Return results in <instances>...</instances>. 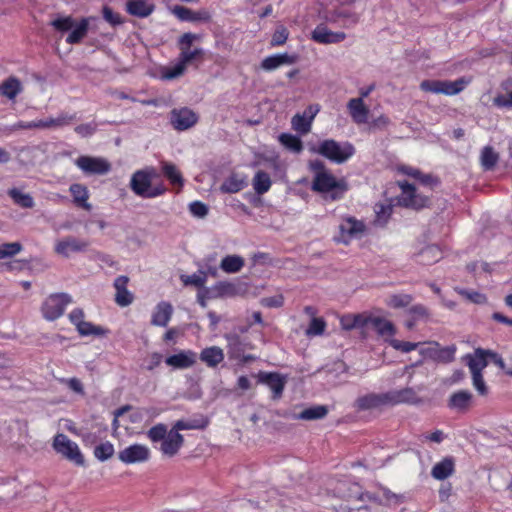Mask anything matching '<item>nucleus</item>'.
I'll list each match as a JSON object with an SVG mask.
<instances>
[{
	"label": "nucleus",
	"instance_id": "nucleus-57",
	"mask_svg": "<svg viewBox=\"0 0 512 512\" xmlns=\"http://www.w3.org/2000/svg\"><path fill=\"white\" fill-rule=\"evenodd\" d=\"M389 344L395 350H398V351H401V352H404V353H408V352H411V351L415 350L418 347V345H419V343H413V342H408V341H400L398 339H390L389 340Z\"/></svg>",
	"mask_w": 512,
	"mask_h": 512
},
{
	"label": "nucleus",
	"instance_id": "nucleus-14",
	"mask_svg": "<svg viewBox=\"0 0 512 512\" xmlns=\"http://www.w3.org/2000/svg\"><path fill=\"white\" fill-rule=\"evenodd\" d=\"M311 39L319 44H336L344 41L346 39V34L342 31H331L324 24H319L312 31Z\"/></svg>",
	"mask_w": 512,
	"mask_h": 512
},
{
	"label": "nucleus",
	"instance_id": "nucleus-43",
	"mask_svg": "<svg viewBox=\"0 0 512 512\" xmlns=\"http://www.w3.org/2000/svg\"><path fill=\"white\" fill-rule=\"evenodd\" d=\"M328 413V409L324 405H317L304 409L298 418L302 420H316L324 418Z\"/></svg>",
	"mask_w": 512,
	"mask_h": 512
},
{
	"label": "nucleus",
	"instance_id": "nucleus-64",
	"mask_svg": "<svg viewBox=\"0 0 512 512\" xmlns=\"http://www.w3.org/2000/svg\"><path fill=\"white\" fill-rule=\"evenodd\" d=\"M197 35L187 32L184 33L178 41L180 52L183 50L191 49L193 42L197 39Z\"/></svg>",
	"mask_w": 512,
	"mask_h": 512
},
{
	"label": "nucleus",
	"instance_id": "nucleus-8",
	"mask_svg": "<svg viewBox=\"0 0 512 512\" xmlns=\"http://www.w3.org/2000/svg\"><path fill=\"white\" fill-rule=\"evenodd\" d=\"M465 360L470 372L482 373L490 361L501 366L503 365V359L498 353L482 348H476L473 354H467Z\"/></svg>",
	"mask_w": 512,
	"mask_h": 512
},
{
	"label": "nucleus",
	"instance_id": "nucleus-42",
	"mask_svg": "<svg viewBox=\"0 0 512 512\" xmlns=\"http://www.w3.org/2000/svg\"><path fill=\"white\" fill-rule=\"evenodd\" d=\"M499 160V155L493 147L485 146L481 152V165L484 170H492Z\"/></svg>",
	"mask_w": 512,
	"mask_h": 512
},
{
	"label": "nucleus",
	"instance_id": "nucleus-47",
	"mask_svg": "<svg viewBox=\"0 0 512 512\" xmlns=\"http://www.w3.org/2000/svg\"><path fill=\"white\" fill-rule=\"evenodd\" d=\"M115 452L114 446L111 442L106 441L100 443L94 448V456L99 461H106L113 456Z\"/></svg>",
	"mask_w": 512,
	"mask_h": 512
},
{
	"label": "nucleus",
	"instance_id": "nucleus-21",
	"mask_svg": "<svg viewBox=\"0 0 512 512\" xmlns=\"http://www.w3.org/2000/svg\"><path fill=\"white\" fill-rule=\"evenodd\" d=\"M473 395L468 390H460L451 394L448 399V407L460 413L467 412L472 405Z\"/></svg>",
	"mask_w": 512,
	"mask_h": 512
},
{
	"label": "nucleus",
	"instance_id": "nucleus-49",
	"mask_svg": "<svg viewBox=\"0 0 512 512\" xmlns=\"http://www.w3.org/2000/svg\"><path fill=\"white\" fill-rule=\"evenodd\" d=\"M203 55L204 51L201 48L187 49L180 52L178 60L187 67L194 60L203 58Z\"/></svg>",
	"mask_w": 512,
	"mask_h": 512
},
{
	"label": "nucleus",
	"instance_id": "nucleus-10",
	"mask_svg": "<svg viewBox=\"0 0 512 512\" xmlns=\"http://www.w3.org/2000/svg\"><path fill=\"white\" fill-rule=\"evenodd\" d=\"M74 164L87 176L106 175L111 171V163L103 157L81 155Z\"/></svg>",
	"mask_w": 512,
	"mask_h": 512
},
{
	"label": "nucleus",
	"instance_id": "nucleus-35",
	"mask_svg": "<svg viewBox=\"0 0 512 512\" xmlns=\"http://www.w3.org/2000/svg\"><path fill=\"white\" fill-rule=\"evenodd\" d=\"M368 317L362 314L343 315L340 318V325L342 329L350 331L354 328H363L368 325Z\"/></svg>",
	"mask_w": 512,
	"mask_h": 512
},
{
	"label": "nucleus",
	"instance_id": "nucleus-6",
	"mask_svg": "<svg viewBox=\"0 0 512 512\" xmlns=\"http://www.w3.org/2000/svg\"><path fill=\"white\" fill-rule=\"evenodd\" d=\"M52 446L57 453L74 464L78 466L84 465L85 459L77 443L69 439L67 435L63 433L56 434L53 438Z\"/></svg>",
	"mask_w": 512,
	"mask_h": 512
},
{
	"label": "nucleus",
	"instance_id": "nucleus-32",
	"mask_svg": "<svg viewBox=\"0 0 512 512\" xmlns=\"http://www.w3.org/2000/svg\"><path fill=\"white\" fill-rule=\"evenodd\" d=\"M501 88L505 91V94H498L493 103L499 108H512V77L508 78L501 84Z\"/></svg>",
	"mask_w": 512,
	"mask_h": 512
},
{
	"label": "nucleus",
	"instance_id": "nucleus-31",
	"mask_svg": "<svg viewBox=\"0 0 512 512\" xmlns=\"http://www.w3.org/2000/svg\"><path fill=\"white\" fill-rule=\"evenodd\" d=\"M89 30V18H81L78 23H74L70 34L66 37V43L78 44L87 35Z\"/></svg>",
	"mask_w": 512,
	"mask_h": 512
},
{
	"label": "nucleus",
	"instance_id": "nucleus-29",
	"mask_svg": "<svg viewBox=\"0 0 512 512\" xmlns=\"http://www.w3.org/2000/svg\"><path fill=\"white\" fill-rule=\"evenodd\" d=\"M76 119L75 114L60 113L56 118L39 119L38 129H52L67 126Z\"/></svg>",
	"mask_w": 512,
	"mask_h": 512
},
{
	"label": "nucleus",
	"instance_id": "nucleus-39",
	"mask_svg": "<svg viewBox=\"0 0 512 512\" xmlns=\"http://www.w3.org/2000/svg\"><path fill=\"white\" fill-rule=\"evenodd\" d=\"M247 186L246 178L237 174L229 176L221 186V190L226 193H237Z\"/></svg>",
	"mask_w": 512,
	"mask_h": 512
},
{
	"label": "nucleus",
	"instance_id": "nucleus-41",
	"mask_svg": "<svg viewBox=\"0 0 512 512\" xmlns=\"http://www.w3.org/2000/svg\"><path fill=\"white\" fill-rule=\"evenodd\" d=\"M279 142L288 150L300 153L303 150V143L301 139L290 133H281L278 137Z\"/></svg>",
	"mask_w": 512,
	"mask_h": 512
},
{
	"label": "nucleus",
	"instance_id": "nucleus-40",
	"mask_svg": "<svg viewBox=\"0 0 512 512\" xmlns=\"http://www.w3.org/2000/svg\"><path fill=\"white\" fill-rule=\"evenodd\" d=\"M8 195L13 202L21 208H33L35 205L34 199L30 194L23 193L17 188L9 189Z\"/></svg>",
	"mask_w": 512,
	"mask_h": 512
},
{
	"label": "nucleus",
	"instance_id": "nucleus-24",
	"mask_svg": "<svg viewBox=\"0 0 512 512\" xmlns=\"http://www.w3.org/2000/svg\"><path fill=\"white\" fill-rule=\"evenodd\" d=\"M173 307L169 302L161 301L152 313L151 324L158 327H166L171 320Z\"/></svg>",
	"mask_w": 512,
	"mask_h": 512
},
{
	"label": "nucleus",
	"instance_id": "nucleus-22",
	"mask_svg": "<svg viewBox=\"0 0 512 512\" xmlns=\"http://www.w3.org/2000/svg\"><path fill=\"white\" fill-rule=\"evenodd\" d=\"M73 203L76 207L91 211L92 205L89 203L90 193L86 185L81 183H73L69 187Z\"/></svg>",
	"mask_w": 512,
	"mask_h": 512
},
{
	"label": "nucleus",
	"instance_id": "nucleus-56",
	"mask_svg": "<svg viewBox=\"0 0 512 512\" xmlns=\"http://www.w3.org/2000/svg\"><path fill=\"white\" fill-rule=\"evenodd\" d=\"M102 15L105 21L112 26H117L123 23V19L119 13L114 12L109 6H104Z\"/></svg>",
	"mask_w": 512,
	"mask_h": 512
},
{
	"label": "nucleus",
	"instance_id": "nucleus-59",
	"mask_svg": "<svg viewBox=\"0 0 512 512\" xmlns=\"http://www.w3.org/2000/svg\"><path fill=\"white\" fill-rule=\"evenodd\" d=\"M471 375L474 388L478 391L480 395H487L488 388L485 384L483 374L480 372H471Z\"/></svg>",
	"mask_w": 512,
	"mask_h": 512
},
{
	"label": "nucleus",
	"instance_id": "nucleus-38",
	"mask_svg": "<svg viewBox=\"0 0 512 512\" xmlns=\"http://www.w3.org/2000/svg\"><path fill=\"white\" fill-rule=\"evenodd\" d=\"M252 185L258 195H263L270 190L272 181L267 172L259 170L253 177Z\"/></svg>",
	"mask_w": 512,
	"mask_h": 512
},
{
	"label": "nucleus",
	"instance_id": "nucleus-46",
	"mask_svg": "<svg viewBox=\"0 0 512 512\" xmlns=\"http://www.w3.org/2000/svg\"><path fill=\"white\" fill-rule=\"evenodd\" d=\"M291 125L295 131L301 135H305L311 131L312 123L309 122V119H306L305 116L297 113L292 117Z\"/></svg>",
	"mask_w": 512,
	"mask_h": 512
},
{
	"label": "nucleus",
	"instance_id": "nucleus-7",
	"mask_svg": "<svg viewBox=\"0 0 512 512\" xmlns=\"http://www.w3.org/2000/svg\"><path fill=\"white\" fill-rule=\"evenodd\" d=\"M71 302L70 295L66 293L51 294L42 303V315L46 320L54 321L64 314L66 306Z\"/></svg>",
	"mask_w": 512,
	"mask_h": 512
},
{
	"label": "nucleus",
	"instance_id": "nucleus-4",
	"mask_svg": "<svg viewBox=\"0 0 512 512\" xmlns=\"http://www.w3.org/2000/svg\"><path fill=\"white\" fill-rule=\"evenodd\" d=\"M311 190L321 194L325 200H341L348 191L345 179H337L330 171L321 172L313 177Z\"/></svg>",
	"mask_w": 512,
	"mask_h": 512
},
{
	"label": "nucleus",
	"instance_id": "nucleus-16",
	"mask_svg": "<svg viewBox=\"0 0 512 512\" xmlns=\"http://www.w3.org/2000/svg\"><path fill=\"white\" fill-rule=\"evenodd\" d=\"M129 278L125 275H120L114 280L113 286L115 289V303L120 307H127L134 301V295L127 289Z\"/></svg>",
	"mask_w": 512,
	"mask_h": 512
},
{
	"label": "nucleus",
	"instance_id": "nucleus-1",
	"mask_svg": "<svg viewBox=\"0 0 512 512\" xmlns=\"http://www.w3.org/2000/svg\"><path fill=\"white\" fill-rule=\"evenodd\" d=\"M206 422L198 420H177L170 430L164 423L152 426L147 432V438L158 449L162 456L172 458L176 456L184 445V436L180 434L183 430L204 429Z\"/></svg>",
	"mask_w": 512,
	"mask_h": 512
},
{
	"label": "nucleus",
	"instance_id": "nucleus-37",
	"mask_svg": "<svg viewBox=\"0 0 512 512\" xmlns=\"http://www.w3.org/2000/svg\"><path fill=\"white\" fill-rule=\"evenodd\" d=\"M443 85L440 94L453 96L462 92L465 87L469 84L470 80L465 77H461L455 81L442 80Z\"/></svg>",
	"mask_w": 512,
	"mask_h": 512
},
{
	"label": "nucleus",
	"instance_id": "nucleus-50",
	"mask_svg": "<svg viewBox=\"0 0 512 512\" xmlns=\"http://www.w3.org/2000/svg\"><path fill=\"white\" fill-rule=\"evenodd\" d=\"M413 298L409 294H393L387 300V305L392 308H404L410 305Z\"/></svg>",
	"mask_w": 512,
	"mask_h": 512
},
{
	"label": "nucleus",
	"instance_id": "nucleus-25",
	"mask_svg": "<svg viewBox=\"0 0 512 512\" xmlns=\"http://www.w3.org/2000/svg\"><path fill=\"white\" fill-rule=\"evenodd\" d=\"M155 10V5L147 0H127L126 11L128 14L146 18L151 15Z\"/></svg>",
	"mask_w": 512,
	"mask_h": 512
},
{
	"label": "nucleus",
	"instance_id": "nucleus-33",
	"mask_svg": "<svg viewBox=\"0 0 512 512\" xmlns=\"http://www.w3.org/2000/svg\"><path fill=\"white\" fill-rule=\"evenodd\" d=\"M368 319V324H371L380 336H393L396 333L391 321L382 317H368Z\"/></svg>",
	"mask_w": 512,
	"mask_h": 512
},
{
	"label": "nucleus",
	"instance_id": "nucleus-36",
	"mask_svg": "<svg viewBox=\"0 0 512 512\" xmlns=\"http://www.w3.org/2000/svg\"><path fill=\"white\" fill-rule=\"evenodd\" d=\"M442 258V251L437 245H428L419 253L418 262L423 265H431Z\"/></svg>",
	"mask_w": 512,
	"mask_h": 512
},
{
	"label": "nucleus",
	"instance_id": "nucleus-19",
	"mask_svg": "<svg viewBox=\"0 0 512 512\" xmlns=\"http://www.w3.org/2000/svg\"><path fill=\"white\" fill-rule=\"evenodd\" d=\"M23 90V84L16 76H9L0 83V96L11 102H15Z\"/></svg>",
	"mask_w": 512,
	"mask_h": 512
},
{
	"label": "nucleus",
	"instance_id": "nucleus-5",
	"mask_svg": "<svg viewBox=\"0 0 512 512\" xmlns=\"http://www.w3.org/2000/svg\"><path fill=\"white\" fill-rule=\"evenodd\" d=\"M313 152L332 163L342 164L355 154V147L348 141L339 143L334 139H325L318 143Z\"/></svg>",
	"mask_w": 512,
	"mask_h": 512
},
{
	"label": "nucleus",
	"instance_id": "nucleus-30",
	"mask_svg": "<svg viewBox=\"0 0 512 512\" xmlns=\"http://www.w3.org/2000/svg\"><path fill=\"white\" fill-rule=\"evenodd\" d=\"M455 471V462L452 457H446L440 462L436 463L432 470L431 475L436 480H445L451 476Z\"/></svg>",
	"mask_w": 512,
	"mask_h": 512
},
{
	"label": "nucleus",
	"instance_id": "nucleus-27",
	"mask_svg": "<svg viewBox=\"0 0 512 512\" xmlns=\"http://www.w3.org/2000/svg\"><path fill=\"white\" fill-rule=\"evenodd\" d=\"M224 352L218 346L204 348L199 355V359L210 368L217 367L224 360Z\"/></svg>",
	"mask_w": 512,
	"mask_h": 512
},
{
	"label": "nucleus",
	"instance_id": "nucleus-9",
	"mask_svg": "<svg viewBox=\"0 0 512 512\" xmlns=\"http://www.w3.org/2000/svg\"><path fill=\"white\" fill-rule=\"evenodd\" d=\"M366 232V225L363 221L353 216L343 217L339 225L338 242L348 245L353 239L361 238Z\"/></svg>",
	"mask_w": 512,
	"mask_h": 512
},
{
	"label": "nucleus",
	"instance_id": "nucleus-18",
	"mask_svg": "<svg viewBox=\"0 0 512 512\" xmlns=\"http://www.w3.org/2000/svg\"><path fill=\"white\" fill-rule=\"evenodd\" d=\"M258 381L267 385L273 392V398H280L285 388V378L277 372H260Z\"/></svg>",
	"mask_w": 512,
	"mask_h": 512
},
{
	"label": "nucleus",
	"instance_id": "nucleus-34",
	"mask_svg": "<svg viewBox=\"0 0 512 512\" xmlns=\"http://www.w3.org/2000/svg\"><path fill=\"white\" fill-rule=\"evenodd\" d=\"M245 260L239 255H227L220 262V268L225 273H237L242 270Z\"/></svg>",
	"mask_w": 512,
	"mask_h": 512
},
{
	"label": "nucleus",
	"instance_id": "nucleus-52",
	"mask_svg": "<svg viewBox=\"0 0 512 512\" xmlns=\"http://www.w3.org/2000/svg\"><path fill=\"white\" fill-rule=\"evenodd\" d=\"M181 280L186 286L192 285L202 288L206 283V273L204 271H199V274L194 273L192 275H183L181 276Z\"/></svg>",
	"mask_w": 512,
	"mask_h": 512
},
{
	"label": "nucleus",
	"instance_id": "nucleus-45",
	"mask_svg": "<svg viewBox=\"0 0 512 512\" xmlns=\"http://www.w3.org/2000/svg\"><path fill=\"white\" fill-rule=\"evenodd\" d=\"M455 291L462 297H464L466 300L474 303V304H485L487 302L486 295L474 291V290H468L465 288L455 287Z\"/></svg>",
	"mask_w": 512,
	"mask_h": 512
},
{
	"label": "nucleus",
	"instance_id": "nucleus-28",
	"mask_svg": "<svg viewBox=\"0 0 512 512\" xmlns=\"http://www.w3.org/2000/svg\"><path fill=\"white\" fill-rule=\"evenodd\" d=\"M161 171L172 186L178 187V191L183 188V175L174 163L162 161Z\"/></svg>",
	"mask_w": 512,
	"mask_h": 512
},
{
	"label": "nucleus",
	"instance_id": "nucleus-62",
	"mask_svg": "<svg viewBox=\"0 0 512 512\" xmlns=\"http://www.w3.org/2000/svg\"><path fill=\"white\" fill-rule=\"evenodd\" d=\"M189 210L192 213V215L199 218H204L208 214L207 205L201 201L191 202L189 205Z\"/></svg>",
	"mask_w": 512,
	"mask_h": 512
},
{
	"label": "nucleus",
	"instance_id": "nucleus-26",
	"mask_svg": "<svg viewBox=\"0 0 512 512\" xmlns=\"http://www.w3.org/2000/svg\"><path fill=\"white\" fill-rule=\"evenodd\" d=\"M297 58L296 55L288 53L271 55L262 60L261 68L265 71H272L284 64H294Z\"/></svg>",
	"mask_w": 512,
	"mask_h": 512
},
{
	"label": "nucleus",
	"instance_id": "nucleus-23",
	"mask_svg": "<svg viewBox=\"0 0 512 512\" xmlns=\"http://www.w3.org/2000/svg\"><path fill=\"white\" fill-rule=\"evenodd\" d=\"M347 108L354 123L364 124L368 121L370 111L362 98L350 99Z\"/></svg>",
	"mask_w": 512,
	"mask_h": 512
},
{
	"label": "nucleus",
	"instance_id": "nucleus-12",
	"mask_svg": "<svg viewBox=\"0 0 512 512\" xmlns=\"http://www.w3.org/2000/svg\"><path fill=\"white\" fill-rule=\"evenodd\" d=\"M198 120L197 113L188 107L174 108L170 112V123L177 131L190 129Z\"/></svg>",
	"mask_w": 512,
	"mask_h": 512
},
{
	"label": "nucleus",
	"instance_id": "nucleus-63",
	"mask_svg": "<svg viewBox=\"0 0 512 512\" xmlns=\"http://www.w3.org/2000/svg\"><path fill=\"white\" fill-rule=\"evenodd\" d=\"M408 314L415 320L427 318L429 316L428 309L422 304H416L408 309Z\"/></svg>",
	"mask_w": 512,
	"mask_h": 512
},
{
	"label": "nucleus",
	"instance_id": "nucleus-61",
	"mask_svg": "<svg viewBox=\"0 0 512 512\" xmlns=\"http://www.w3.org/2000/svg\"><path fill=\"white\" fill-rule=\"evenodd\" d=\"M288 36H289V32H288L287 28H285V27L278 28L272 36L271 46L275 47V46L284 45L288 39Z\"/></svg>",
	"mask_w": 512,
	"mask_h": 512
},
{
	"label": "nucleus",
	"instance_id": "nucleus-54",
	"mask_svg": "<svg viewBox=\"0 0 512 512\" xmlns=\"http://www.w3.org/2000/svg\"><path fill=\"white\" fill-rule=\"evenodd\" d=\"M456 348L455 346H447L438 349L435 352L434 358L444 363H449L454 360Z\"/></svg>",
	"mask_w": 512,
	"mask_h": 512
},
{
	"label": "nucleus",
	"instance_id": "nucleus-58",
	"mask_svg": "<svg viewBox=\"0 0 512 512\" xmlns=\"http://www.w3.org/2000/svg\"><path fill=\"white\" fill-rule=\"evenodd\" d=\"M171 12L180 21H183V22L191 21L192 9H190L188 7H185L182 5H175L172 8Z\"/></svg>",
	"mask_w": 512,
	"mask_h": 512
},
{
	"label": "nucleus",
	"instance_id": "nucleus-13",
	"mask_svg": "<svg viewBox=\"0 0 512 512\" xmlns=\"http://www.w3.org/2000/svg\"><path fill=\"white\" fill-rule=\"evenodd\" d=\"M151 451L144 444H132L119 451L118 459L125 464L143 463L150 459Z\"/></svg>",
	"mask_w": 512,
	"mask_h": 512
},
{
	"label": "nucleus",
	"instance_id": "nucleus-15",
	"mask_svg": "<svg viewBox=\"0 0 512 512\" xmlns=\"http://www.w3.org/2000/svg\"><path fill=\"white\" fill-rule=\"evenodd\" d=\"M197 362V353L193 350H181L165 359L166 365L174 369H188Z\"/></svg>",
	"mask_w": 512,
	"mask_h": 512
},
{
	"label": "nucleus",
	"instance_id": "nucleus-60",
	"mask_svg": "<svg viewBox=\"0 0 512 512\" xmlns=\"http://www.w3.org/2000/svg\"><path fill=\"white\" fill-rule=\"evenodd\" d=\"M443 82L442 80H423L420 83V89L424 92L440 94Z\"/></svg>",
	"mask_w": 512,
	"mask_h": 512
},
{
	"label": "nucleus",
	"instance_id": "nucleus-3",
	"mask_svg": "<svg viewBox=\"0 0 512 512\" xmlns=\"http://www.w3.org/2000/svg\"><path fill=\"white\" fill-rule=\"evenodd\" d=\"M158 177L155 167L147 166L136 170L130 179V189L132 192L143 199H153L164 195L168 188L163 182L153 185V180Z\"/></svg>",
	"mask_w": 512,
	"mask_h": 512
},
{
	"label": "nucleus",
	"instance_id": "nucleus-2",
	"mask_svg": "<svg viewBox=\"0 0 512 512\" xmlns=\"http://www.w3.org/2000/svg\"><path fill=\"white\" fill-rule=\"evenodd\" d=\"M417 402V395L412 388L391 390L384 393H368L359 396L353 407L357 411L379 409L385 406H395L402 403L413 404Z\"/></svg>",
	"mask_w": 512,
	"mask_h": 512
},
{
	"label": "nucleus",
	"instance_id": "nucleus-17",
	"mask_svg": "<svg viewBox=\"0 0 512 512\" xmlns=\"http://www.w3.org/2000/svg\"><path fill=\"white\" fill-rule=\"evenodd\" d=\"M88 246V241L68 236L56 243L55 252L61 256L69 257L70 253L85 251Z\"/></svg>",
	"mask_w": 512,
	"mask_h": 512
},
{
	"label": "nucleus",
	"instance_id": "nucleus-53",
	"mask_svg": "<svg viewBox=\"0 0 512 512\" xmlns=\"http://www.w3.org/2000/svg\"><path fill=\"white\" fill-rule=\"evenodd\" d=\"M185 70L186 67L178 60L173 66L166 67L162 72V76L164 79L172 80L181 76Z\"/></svg>",
	"mask_w": 512,
	"mask_h": 512
},
{
	"label": "nucleus",
	"instance_id": "nucleus-20",
	"mask_svg": "<svg viewBox=\"0 0 512 512\" xmlns=\"http://www.w3.org/2000/svg\"><path fill=\"white\" fill-rule=\"evenodd\" d=\"M225 339L227 341V353L230 359L242 360L246 362L252 358L251 356H244L245 344L238 334H226Z\"/></svg>",
	"mask_w": 512,
	"mask_h": 512
},
{
	"label": "nucleus",
	"instance_id": "nucleus-11",
	"mask_svg": "<svg viewBox=\"0 0 512 512\" xmlns=\"http://www.w3.org/2000/svg\"><path fill=\"white\" fill-rule=\"evenodd\" d=\"M398 185L401 189V195L398 199L400 205L416 210L428 206L430 202L429 197L418 194L413 184L407 181H399Z\"/></svg>",
	"mask_w": 512,
	"mask_h": 512
},
{
	"label": "nucleus",
	"instance_id": "nucleus-55",
	"mask_svg": "<svg viewBox=\"0 0 512 512\" xmlns=\"http://www.w3.org/2000/svg\"><path fill=\"white\" fill-rule=\"evenodd\" d=\"M22 250V245L19 242L4 243L0 245V259L12 257Z\"/></svg>",
	"mask_w": 512,
	"mask_h": 512
},
{
	"label": "nucleus",
	"instance_id": "nucleus-48",
	"mask_svg": "<svg viewBox=\"0 0 512 512\" xmlns=\"http://www.w3.org/2000/svg\"><path fill=\"white\" fill-rule=\"evenodd\" d=\"M74 23L72 16H58L50 22V25L56 31L64 33L70 31L74 27Z\"/></svg>",
	"mask_w": 512,
	"mask_h": 512
},
{
	"label": "nucleus",
	"instance_id": "nucleus-51",
	"mask_svg": "<svg viewBox=\"0 0 512 512\" xmlns=\"http://www.w3.org/2000/svg\"><path fill=\"white\" fill-rule=\"evenodd\" d=\"M326 329V322L323 318L313 317L306 329L307 336H319L324 333Z\"/></svg>",
	"mask_w": 512,
	"mask_h": 512
},
{
	"label": "nucleus",
	"instance_id": "nucleus-44",
	"mask_svg": "<svg viewBox=\"0 0 512 512\" xmlns=\"http://www.w3.org/2000/svg\"><path fill=\"white\" fill-rule=\"evenodd\" d=\"M77 331L81 336H103L109 332L108 329L94 325L91 322H87L85 320L79 325V327H77Z\"/></svg>",
	"mask_w": 512,
	"mask_h": 512
}]
</instances>
